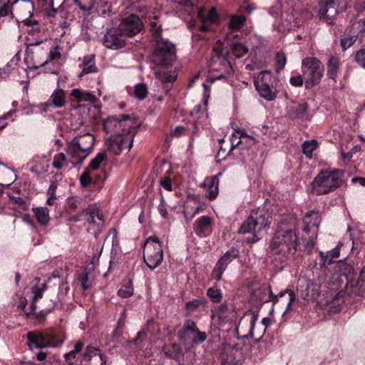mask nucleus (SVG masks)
Instances as JSON below:
<instances>
[{"label":"nucleus","instance_id":"nucleus-1","mask_svg":"<svg viewBox=\"0 0 365 365\" xmlns=\"http://www.w3.org/2000/svg\"><path fill=\"white\" fill-rule=\"evenodd\" d=\"M312 242L304 233L299 238L296 229L279 228L274 233L270 244L272 252L283 257H294L297 251L310 254L314 247Z\"/></svg>","mask_w":365,"mask_h":365},{"label":"nucleus","instance_id":"nucleus-2","mask_svg":"<svg viewBox=\"0 0 365 365\" xmlns=\"http://www.w3.org/2000/svg\"><path fill=\"white\" fill-rule=\"evenodd\" d=\"M336 270L331 286V289L336 292L334 300H339L351 294H355L356 272L354 267L340 260L336 264Z\"/></svg>","mask_w":365,"mask_h":365},{"label":"nucleus","instance_id":"nucleus-3","mask_svg":"<svg viewBox=\"0 0 365 365\" xmlns=\"http://www.w3.org/2000/svg\"><path fill=\"white\" fill-rule=\"evenodd\" d=\"M271 215L264 209L252 210L249 217L241 224L239 234H251L244 238L243 242L254 244L262 238L261 232L269 229L271 225Z\"/></svg>","mask_w":365,"mask_h":365},{"label":"nucleus","instance_id":"nucleus-4","mask_svg":"<svg viewBox=\"0 0 365 365\" xmlns=\"http://www.w3.org/2000/svg\"><path fill=\"white\" fill-rule=\"evenodd\" d=\"M345 172L339 169L323 170L314 178L310 186L317 195H327L341 186Z\"/></svg>","mask_w":365,"mask_h":365},{"label":"nucleus","instance_id":"nucleus-5","mask_svg":"<svg viewBox=\"0 0 365 365\" xmlns=\"http://www.w3.org/2000/svg\"><path fill=\"white\" fill-rule=\"evenodd\" d=\"M176 58V46L173 42L165 38L153 42L150 59L155 67H172Z\"/></svg>","mask_w":365,"mask_h":365},{"label":"nucleus","instance_id":"nucleus-6","mask_svg":"<svg viewBox=\"0 0 365 365\" xmlns=\"http://www.w3.org/2000/svg\"><path fill=\"white\" fill-rule=\"evenodd\" d=\"M94 143L95 138L89 133L73 138L67 144L71 163L75 166L81 165L92 152Z\"/></svg>","mask_w":365,"mask_h":365},{"label":"nucleus","instance_id":"nucleus-7","mask_svg":"<svg viewBox=\"0 0 365 365\" xmlns=\"http://www.w3.org/2000/svg\"><path fill=\"white\" fill-rule=\"evenodd\" d=\"M83 339L78 340L73 346V349L66 353L63 356L65 361L68 365H91V361L94 356L102 354L99 348L91 344L86 346Z\"/></svg>","mask_w":365,"mask_h":365},{"label":"nucleus","instance_id":"nucleus-8","mask_svg":"<svg viewBox=\"0 0 365 365\" xmlns=\"http://www.w3.org/2000/svg\"><path fill=\"white\" fill-rule=\"evenodd\" d=\"M302 72L306 90L319 85L324 76V66L316 57H306L302 61Z\"/></svg>","mask_w":365,"mask_h":365},{"label":"nucleus","instance_id":"nucleus-9","mask_svg":"<svg viewBox=\"0 0 365 365\" xmlns=\"http://www.w3.org/2000/svg\"><path fill=\"white\" fill-rule=\"evenodd\" d=\"M279 83V80L271 71L266 70L260 72L257 80L255 81V86L262 98L272 101L277 98Z\"/></svg>","mask_w":365,"mask_h":365},{"label":"nucleus","instance_id":"nucleus-10","mask_svg":"<svg viewBox=\"0 0 365 365\" xmlns=\"http://www.w3.org/2000/svg\"><path fill=\"white\" fill-rule=\"evenodd\" d=\"M287 294H288V304L287 308H286L284 312V314L287 312L292 309V306L296 300V294L293 290L286 289L284 291L279 292L277 294H274L272 291L271 287L268 286L267 288L259 287L254 289L252 292L251 296L252 299L259 301L261 304L272 302L273 304H275L279 302V298L285 297Z\"/></svg>","mask_w":365,"mask_h":365},{"label":"nucleus","instance_id":"nucleus-11","mask_svg":"<svg viewBox=\"0 0 365 365\" xmlns=\"http://www.w3.org/2000/svg\"><path fill=\"white\" fill-rule=\"evenodd\" d=\"M26 339L30 344L37 349L55 348L61 346L64 340L53 329L40 331H31L26 334Z\"/></svg>","mask_w":365,"mask_h":365},{"label":"nucleus","instance_id":"nucleus-12","mask_svg":"<svg viewBox=\"0 0 365 365\" xmlns=\"http://www.w3.org/2000/svg\"><path fill=\"white\" fill-rule=\"evenodd\" d=\"M143 259L146 265L153 270L160 265L163 259L162 242L156 236H150L144 242Z\"/></svg>","mask_w":365,"mask_h":365},{"label":"nucleus","instance_id":"nucleus-13","mask_svg":"<svg viewBox=\"0 0 365 365\" xmlns=\"http://www.w3.org/2000/svg\"><path fill=\"white\" fill-rule=\"evenodd\" d=\"M128 114L110 115L103 120L104 130L108 133H137L138 127Z\"/></svg>","mask_w":365,"mask_h":365},{"label":"nucleus","instance_id":"nucleus-14","mask_svg":"<svg viewBox=\"0 0 365 365\" xmlns=\"http://www.w3.org/2000/svg\"><path fill=\"white\" fill-rule=\"evenodd\" d=\"M178 339L185 344L192 346L203 343L207 337L205 331H201L197 324L191 319H185L180 329L177 333Z\"/></svg>","mask_w":365,"mask_h":365},{"label":"nucleus","instance_id":"nucleus-15","mask_svg":"<svg viewBox=\"0 0 365 365\" xmlns=\"http://www.w3.org/2000/svg\"><path fill=\"white\" fill-rule=\"evenodd\" d=\"M135 134L125 132L111 135L106 140L108 151L115 155H118L125 148H128L130 150L133 147Z\"/></svg>","mask_w":365,"mask_h":365},{"label":"nucleus","instance_id":"nucleus-16","mask_svg":"<svg viewBox=\"0 0 365 365\" xmlns=\"http://www.w3.org/2000/svg\"><path fill=\"white\" fill-rule=\"evenodd\" d=\"M118 28L125 37L131 38L144 29V24L138 15L130 14L120 20Z\"/></svg>","mask_w":365,"mask_h":365},{"label":"nucleus","instance_id":"nucleus-17","mask_svg":"<svg viewBox=\"0 0 365 365\" xmlns=\"http://www.w3.org/2000/svg\"><path fill=\"white\" fill-rule=\"evenodd\" d=\"M105 47L112 50H118L125 46V36L118 27L108 29L103 38Z\"/></svg>","mask_w":365,"mask_h":365},{"label":"nucleus","instance_id":"nucleus-18","mask_svg":"<svg viewBox=\"0 0 365 365\" xmlns=\"http://www.w3.org/2000/svg\"><path fill=\"white\" fill-rule=\"evenodd\" d=\"M311 218L309 222H307L303 228V232L310 239L312 242H315L317 237L318 227L321 222V217L319 212L315 210L308 211L304 216V220H307Z\"/></svg>","mask_w":365,"mask_h":365},{"label":"nucleus","instance_id":"nucleus-19","mask_svg":"<svg viewBox=\"0 0 365 365\" xmlns=\"http://www.w3.org/2000/svg\"><path fill=\"white\" fill-rule=\"evenodd\" d=\"M219 66L216 67V63L213 64L212 68L213 71H220V73L217 76H210L207 79V82L213 83L217 80L227 79L231 74L234 73V70L230 62L225 58H218Z\"/></svg>","mask_w":365,"mask_h":365},{"label":"nucleus","instance_id":"nucleus-20","mask_svg":"<svg viewBox=\"0 0 365 365\" xmlns=\"http://www.w3.org/2000/svg\"><path fill=\"white\" fill-rule=\"evenodd\" d=\"M338 0H332L320 7L318 16L320 20L324 21L327 24L331 25L334 23V18L339 12L336 8Z\"/></svg>","mask_w":365,"mask_h":365},{"label":"nucleus","instance_id":"nucleus-21","mask_svg":"<svg viewBox=\"0 0 365 365\" xmlns=\"http://www.w3.org/2000/svg\"><path fill=\"white\" fill-rule=\"evenodd\" d=\"M66 93L62 88H56L49 99L41 104V108L44 110H47L50 107H54L55 108H60L65 106L66 103Z\"/></svg>","mask_w":365,"mask_h":365},{"label":"nucleus","instance_id":"nucleus-22","mask_svg":"<svg viewBox=\"0 0 365 365\" xmlns=\"http://www.w3.org/2000/svg\"><path fill=\"white\" fill-rule=\"evenodd\" d=\"M195 233L200 237H205L212 233V220L204 215L197 218L194 223Z\"/></svg>","mask_w":365,"mask_h":365},{"label":"nucleus","instance_id":"nucleus-23","mask_svg":"<svg viewBox=\"0 0 365 365\" xmlns=\"http://www.w3.org/2000/svg\"><path fill=\"white\" fill-rule=\"evenodd\" d=\"M155 78L160 81V86L165 96H170V91L173 86L174 82L177 79L176 76H173L170 72H154Z\"/></svg>","mask_w":365,"mask_h":365},{"label":"nucleus","instance_id":"nucleus-24","mask_svg":"<svg viewBox=\"0 0 365 365\" xmlns=\"http://www.w3.org/2000/svg\"><path fill=\"white\" fill-rule=\"evenodd\" d=\"M215 312L218 319L223 322H231L236 319L237 313L234 309H230L227 301L215 307Z\"/></svg>","mask_w":365,"mask_h":365},{"label":"nucleus","instance_id":"nucleus-25","mask_svg":"<svg viewBox=\"0 0 365 365\" xmlns=\"http://www.w3.org/2000/svg\"><path fill=\"white\" fill-rule=\"evenodd\" d=\"M309 105L307 102L294 103L289 108L287 115L291 119H307Z\"/></svg>","mask_w":365,"mask_h":365},{"label":"nucleus","instance_id":"nucleus-26","mask_svg":"<svg viewBox=\"0 0 365 365\" xmlns=\"http://www.w3.org/2000/svg\"><path fill=\"white\" fill-rule=\"evenodd\" d=\"M163 351L167 358L175 360L178 364H180L184 358L182 347L176 343L164 346Z\"/></svg>","mask_w":365,"mask_h":365},{"label":"nucleus","instance_id":"nucleus-27","mask_svg":"<svg viewBox=\"0 0 365 365\" xmlns=\"http://www.w3.org/2000/svg\"><path fill=\"white\" fill-rule=\"evenodd\" d=\"M79 66L83 67L81 72L79 73V77L98 72V68L96 64V56L94 54L85 56L83 58L82 63L80 64Z\"/></svg>","mask_w":365,"mask_h":365},{"label":"nucleus","instance_id":"nucleus-28","mask_svg":"<svg viewBox=\"0 0 365 365\" xmlns=\"http://www.w3.org/2000/svg\"><path fill=\"white\" fill-rule=\"evenodd\" d=\"M359 37V32L355 30L354 25L347 28L344 32V37L341 39V46L343 51L350 48Z\"/></svg>","mask_w":365,"mask_h":365},{"label":"nucleus","instance_id":"nucleus-29","mask_svg":"<svg viewBox=\"0 0 365 365\" xmlns=\"http://www.w3.org/2000/svg\"><path fill=\"white\" fill-rule=\"evenodd\" d=\"M341 66V61L338 56H329L327 63V76L329 79L336 82V78L338 72Z\"/></svg>","mask_w":365,"mask_h":365},{"label":"nucleus","instance_id":"nucleus-30","mask_svg":"<svg viewBox=\"0 0 365 365\" xmlns=\"http://www.w3.org/2000/svg\"><path fill=\"white\" fill-rule=\"evenodd\" d=\"M221 173H219L218 175H213L210 178H207L204 184L205 185L207 186V198L210 200H214L218 195L219 193V178L218 175H220Z\"/></svg>","mask_w":365,"mask_h":365},{"label":"nucleus","instance_id":"nucleus-31","mask_svg":"<svg viewBox=\"0 0 365 365\" xmlns=\"http://www.w3.org/2000/svg\"><path fill=\"white\" fill-rule=\"evenodd\" d=\"M70 96L73 100L78 103L89 102L94 103L96 101V97L90 92L84 91L78 88L71 90Z\"/></svg>","mask_w":365,"mask_h":365},{"label":"nucleus","instance_id":"nucleus-32","mask_svg":"<svg viewBox=\"0 0 365 365\" xmlns=\"http://www.w3.org/2000/svg\"><path fill=\"white\" fill-rule=\"evenodd\" d=\"M88 218L87 222L89 224H95L97 217L99 220L103 222V214L99 209V206L96 204H91L87 207Z\"/></svg>","mask_w":365,"mask_h":365},{"label":"nucleus","instance_id":"nucleus-33","mask_svg":"<svg viewBox=\"0 0 365 365\" xmlns=\"http://www.w3.org/2000/svg\"><path fill=\"white\" fill-rule=\"evenodd\" d=\"M153 319L148 320L145 326L137 333L136 336L132 340L128 341V342L138 346H140V343L147 339L148 334L150 332V327L153 325Z\"/></svg>","mask_w":365,"mask_h":365},{"label":"nucleus","instance_id":"nucleus-34","mask_svg":"<svg viewBox=\"0 0 365 365\" xmlns=\"http://www.w3.org/2000/svg\"><path fill=\"white\" fill-rule=\"evenodd\" d=\"M228 263L227 261L221 257L218 261L216 262L215 266L214 267L212 273L211 277L216 281H220L222 279V274L226 270Z\"/></svg>","mask_w":365,"mask_h":365},{"label":"nucleus","instance_id":"nucleus-35","mask_svg":"<svg viewBox=\"0 0 365 365\" xmlns=\"http://www.w3.org/2000/svg\"><path fill=\"white\" fill-rule=\"evenodd\" d=\"M38 222L42 226H46L49 221V210L46 207H38L33 209Z\"/></svg>","mask_w":365,"mask_h":365},{"label":"nucleus","instance_id":"nucleus-36","mask_svg":"<svg viewBox=\"0 0 365 365\" xmlns=\"http://www.w3.org/2000/svg\"><path fill=\"white\" fill-rule=\"evenodd\" d=\"M355 295L365 297V266L361 269L356 282Z\"/></svg>","mask_w":365,"mask_h":365},{"label":"nucleus","instance_id":"nucleus-37","mask_svg":"<svg viewBox=\"0 0 365 365\" xmlns=\"http://www.w3.org/2000/svg\"><path fill=\"white\" fill-rule=\"evenodd\" d=\"M57 304H58L57 302L52 301L51 307H46L45 309L39 311L38 312H36V310L35 312L31 314L34 315V317L36 319H38L39 323H41L45 321L46 317L48 314L53 312L55 310ZM24 312L26 315L31 314H29V312L24 311Z\"/></svg>","mask_w":365,"mask_h":365},{"label":"nucleus","instance_id":"nucleus-38","mask_svg":"<svg viewBox=\"0 0 365 365\" xmlns=\"http://www.w3.org/2000/svg\"><path fill=\"white\" fill-rule=\"evenodd\" d=\"M246 21V18L243 15L234 14L230 18L228 27L231 31H236L242 29Z\"/></svg>","mask_w":365,"mask_h":365},{"label":"nucleus","instance_id":"nucleus-39","mask_svg":"<svg viewBox=\"0 0 365 365\" xmlns=\"http://www.w3.org/2000/svg\"><path fill=\"white\" fill-rule=\"evenodd\" d=\"M107 160L108 156L106 151L100 152L91 160L87 169L90 170H97L100 168L101 165L103 162H106Z\"/></svg>","mask_w":365,"mask_h":365},{"label":"nucleus","instance_id":"nucleus-40","mask_svg":"<svg viewBox=\"0 0 365 365\" xmlns=\"http://www.w3.org/2000/svg\"><path fill=\"white\" fill-rule=\"evenodd\" d=\"M197 17L201 22H210V24H215L219 19L217 9L215 7H212L207 14H204L202 11H199Z\"/></svg>","mask_w":365,"mask_h":365},{"label":"nucleus","instance_id":"nucleus-41","mask_svg":"<svg viewBox=\"0 0 365 365\" xmlns=\"http://www.w3.org/2000/svg\"><path fill=\"white\" fill-rule=\"evenodd\" d=\"M82 198L78 196H71L66 199L65 210L68 213L75 212L80 207Z\"/></svg>","mask_w":365,"mask_h":365},{"label":"nucleus","instance_id":"nucleus-42","mask_svg":"<svg viewBox=\"0 0 365 365\" xmlns=\"http://www.w3.org/2000/svg\"><path fill=\"white\" fill-rule=\"evenodd\" d=\"M206 295L213 303H220L223 298L222 291L215 287L207 289Z\"/></svg>","mask_w":365,"mask_h":365},{"label":"nucleus","instance_id":"nucleus-43","mask_svg":"<svg viewBox=\"0 0 365 365\" xmlns=\"http://www.w3.org/2000/svg\"><path fill=\"white\" fill-rule=\"evenodd\" d=\"M32 293L34 294L32 297L31 303L29 306V313L33 314L37 309V302L43 297V292L36 288V287H34L31 289Z\"/></svg>","mask_w":365,"mask_h":365},{"label":"nucleus","instance_id":"nucleus-44","mask_svg":"<svg viewBox=\"0 0 365 365\" xmlns=\"http://www.w3.org/2000/svg\"><path fill=\"white\" fill-rule=\"evenodd\" d=\"M317 148V141L316 140H307L302 144V153L309 158L312 157V153Z\"/></svg>","mask_w":365,"mask_h":365},{"label":"nucleus","instance_id":"nucleus-45","mask_svg":"<svg viewBox=\"0 0 365 365\" xmlns=\"http://www.w3.org/2000/svg\"><path fill=\"white\" fill-rule=\"evenodd\" d=\"M232 53L237 58H240L247 53V48L241 43H233L232 44Z\"/></svg>","mask_w":365,"mask_h":365},{"label":"nucleus","instance_id":"nucleus-46","mask_svg":"<svg viewBox=\"0 0 365 365\" xmlns=\"http://www.w3.org/2000/svg\"><path fill=\"white\" fill-rule=\"evenodd\" d=\"M148 88L145 83H138L135 85L133 94L136 98L143 101L148 96Z\"/></svg>","mask_w":365,"mask_h":365},{"label":"nucleus","instance_id":"nucleus-47","mask_svg":"<svg viewBox=\"0 0 365 365\" xmlns=\"http://www.w3.org/2000/svg\"><path fill=\"white\" fill-rule=\"evenodd\" d=\"M133 294V283L130 280L126 282L118 291V295L122 298H128Z\"/></svg>","mask_w":365,"mask_h":365},{"label":"nucleus","instance_id":"nucleus-48","mask_svg":"<svg viewBox=\"0 0 365 365\" xmlns=\"http://www.w3.org/2000/svg\"><path fill=\"white\" fill-rule=\"evenodd\" d=\"M151 31H152V36H153V41H157L159 40L164 39V38L162 36V26L161 25H159L155 21H151L150 24Z\"/></svg>","mask_w":365,"mask_h":365},{"label":"nucleus","instance_id":"nucleus-49","mask_svg":"<svg viewBox=\"0 0 365 365\" xmlns=\"http://www.w3.org/2000/svg\"><path fill=\"white\" fill-rule=\"evenodd\" d=\"M287 63V57L283 52H277L275 56V67L276 71L279 73L284 69Z\"/></svg>","mask_w":365,"mask_h":365},{"label":"nucleus","instance_id":"nucleus-50","mask_svg":"<svg viewBox=\"0 0 365 365\" xmlns=\"http://www.w3.org/2000/svg\"><path fill=\"white\" fill-rule=\"evenodd\" d=\"M240 256V250L238 248L232 247L227 250L222 257L227 262L228 264L231 263L234 259L238 258Z\"/></svg>","mask_w":365,"mask_h":365},{"label":"nucleus","instance_id":"nucleus-51","mask_svg":"<svg viewBox=\"0 0 365 365\" xmlns=\"http://www.w3.org/2000/svg\"><path fill=\"white\" fill-rule=\"evenodd\" d=\"M319 257H320V262H321V267L322 268H327L328 266L331 265L332 264H334L335 262L337 263L338 261H336L332 257H331L329 254L324 253L322 251L319 252Z\"/></svg>","mask_w":365,"mask_h":365},{"label":"nucleus","instance_id":"nucleus-52","mask_svg":"<svg viewBox=\"0 0 365 365\" xmlns=\"http://www.w3.org/2000/svg\"><path fill=\"white\" fill-rule=\"evenodd\" d=\"M205 303V299H194L191 301L187 302L185 307L186 309L193 312Z\"/></svg>","mask_w":365,"mask_h":365},{"label":"nucleus","instance_id":"nucleus-53","mask_svg":"<svg viewBox=\"0 0 365 365\" xmlns=\"http://www.w3.org/2000/svg\"><path fill=\"white\" fill-rule=\"evenodd\" d=\"M66 160V156L63 153H59L56 155L52 162V165L54 168L60 170L63 168V163Z\"/></svg>","mask_w":365,"mask_h":365},{"label":"nucleus","instance_id":"nucleus-54","mask_svg":"<svg viewBox=\"0 0 365 365\" xmlns=\"http://www.w3.org/2000/svg\"><path fill=\"white\" fill-rule=\"evenodd\" d=\"M354 61L359 66L365 68V49H360L355 53Z\"/></svg>","mask_w":365,"mask_h":365},{"label":"nucleus","instance_id":"nucleus-55","mask_svg":"<svg viewBox=\"0 0 365 365\" xmlns=\"http://www.w3.org/2000/svg\"><path fill=\"white\" fill-rule=\"evenodd\" d=\"M91 170L87 169L82 173L80 178L81 184L83 187H88L92 182Z\"/></svg>","mask_w":365,"mask_h":365},{"label":"nucleus","instance_id":"nucleus-56","mask_svg":"<svg viewBox=\"0 0 365 365\" xmlns=\"http://www.w3.org/2000/svg\"><path fill=\"white\" fill-rule=\"evenodd\" d=\"M238 133H240V140L236 143V144H234V140H233V139L232 140V146L228 153V155H230L231 153V152L235 148L236 146H237L238 145H240L242 143L241 139L242 138H248L250 139V140L251 141L250 144H252V145L255 144V140L252 137L250 138L249 135H247L245 131L239 130Z\"/></svg>","mask_w":365,"mask_h":365},{"label":"nucleus","instance_id":"nucleus-57","mask_svg":"<svg viewBox=\"0 0 365 365\" xmlns=\"http://www.w3.org/2000/svg\"><path fill=\"white\" fill-rule=\"evenodd\" d=\"M289 83L292 86L300 87L304 83V78L303 74H297L296 76H291L289 78Z\"/></svg>","mask_w":365,"mask_h":365},{"label":"nucleus","instance_id":"nucleus-58","mask_svg":"<svg viewBox=\"0 0 365 365\" xmlns=\"http://www.w3.org/2000/svg\"><path fill=\"white\" fill-rule=\"evenodd\" d=\"M160 185L168 191H172L173 185L170 177H163L160 180Z\"/></svg>","mask_w":365,"mask_h":365},{"label":"nucleus","instance_id":"nucleus-59","mask_svg":"<svg viewBox=\"0 0 365 365\" xmlns=\"http://www.w3.org/2000/svg\"><path fill=\"white\" fill-rule=\"evenodd\" d=\"M354 25L355 30L359 32V36L363 37L365 33V19H360Z\"/></svg>","mask_w":365,"mask_h":365},{"label":"nucleus","instance_id":"nucleus-60","mask_svg":"<svg viewBox=\"0 0 365 365\" xmlns=\"http://www.w3.org/2000/svg\"><path fill=\"white\" fill-rule=\"evenodd\" d=\"M192 29H194L197 32L205 33L207 32L210 30V26L207 24V22H202L201 25H195V24H190Z\"/></svg>","mask_w":365,"mask_h":365},{"label":"nucleus","instance_id":"nucleus-61","mask_svg":"<svg viewBox=\"0 0 365 365\" xmlns=\"http://www.w3.org/2000/svg\"><path fill=\"white\" fill-rule=\"evenodd\" d=\"M21 23L23 24V26H27L28 28L39 25L38 21L33 19V14L30 15L29 18L24 19Z\"/></svg>","mask_w":365,"mask_h":365},{"label":"nucleus","instance_id":"nucleus-62","mask_svg":"<svg viewBox=\"0 0 365 365\" xmlns=\"http://www.w3.org/2000/svg\"><path fill=\"white\" fill-rule=\"evenodd\" d=\"M158 210L159 213L160 214V215L164 219L168 218V212L167 211L163 197L161 198L160 203L159 204V205L158 207Z\"/></svg>","mask_w":365,"mask_h":365},{"label":"nucleus","instance_id":"nucleus-63","mask_svg":"<svg viewBox=\"0 0 365 365\" xmlns=\"http://www.w3.org/2000/svg\"><path fill=\"white\" fill-rule=\"evenodd\" d=\"M78 279L81 284L82 289L84 291L88 290L90 288V285L88 284L89 279L88 274L80 276Z\"/></svg>","mask_w":365,"mask_h":365},{"label":"nucleus","instance_id":"nucleus-64","mask_svg":"<svg viewBox=\"0 0 365 365\" xmlns=\"http://www.w3.org/2000/svg\"><path fill=\"white\" fill-rule=\"evenodd\" d=\"M187 129L182 125H178L172 131L171 134L174 137H180L184 135Z\"/></svg>","mask_w":365,"mask_h":365}]
</instances>
